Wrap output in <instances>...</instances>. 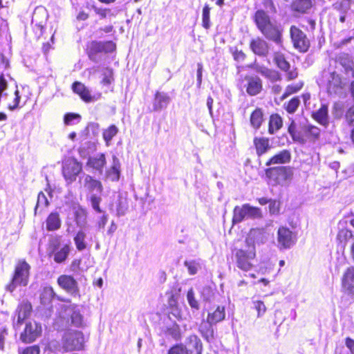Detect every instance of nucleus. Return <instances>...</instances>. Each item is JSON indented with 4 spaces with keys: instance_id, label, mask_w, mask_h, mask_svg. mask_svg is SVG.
<instances>
[{
    "instance_id": "nucleus-1",
    "label": "nucleus",
    "mask_w": 354,
    "mask_h": 354,
    "mask_svg": "<svg viewBox=\"0 0 354 354\" xmlns=\"http://www.w3.org/2000/svg\"><path fill=\"white\" fill-rule=\"evenodd\" d=\"M261 3L265 9L259 8L254 12L252 16L253 22L266 39L281 46L283 30L268 14H276L277 12L274 0H261Z\"/></svg>"
},
{
    "instance_id": "nucleus-2",
    "label": "nucleus",
    "mask_w": 354,
    "mask_h": 354,
    "mask_svg": "<svg viewBox=\"0 0 354 354\" xmlns=\"http://www.w3.org/2000/svg\"><path fill=\"white\" fill-rule=\"evenodd\" d=\"M30 265L24 259L17 261L10 281L6 286V290L13 292L19 286H28L30 276Z\"/></svg>"
},
{
    "instance_id": "nucleus-3",
    "label": "nucleus",
    "mask_w": 354,
    "mask_h": 354,
    "mask_svg": "<svg viewBox=\"0 0 354 354\" xmlns=\"http://www.w3.org/2000/svg\"><path fill=\"white\" fill-rule=\"evenodd\" d=\"M317 83L319 86L324 87L330 95L341 93L346 86V81L335 71H322L317 79Z\"/></svg>"
},
{
    "instance_id": "nucleus-4",
    "label": "nucleus",
    "mask_w": 354,
    "mask_h": 354,
    "mask_svg": "<svg viewBox=\"0 0 354 354\" xmlns=\"http://www.w3.org/2000/svg\"><path fill=\"white\" fill-rule=\"evenodd\" d=\"M235 263L239 269L243 272H249L254 267L252 261L256 258L254 245H248L245 249H234Z\"/></svg>"
},
{
    "instance_id": "nucleus-5",
    "label": "nucleus",
    "mask_w": 354,
    "mask_h": 354,
    "mask_svg": "<svg viewBox=\"0 0 354 354\" xmlns=\"http://www.w3.org/2000/svg\"><path fill=\"white\" fill-rule=\"evenodd\" d=\"M265 175L272 185H282L290 180L293 176V170L289 166L269 167L264 170Z\"/></svg>"
},
{
    "instance_id": "nucleus-6",
    "label": "nucleus",
    "mask_w": 354,
    "mask_h": 354,
    "mask_svg": "<svg viewBox=\"0 0 354 354\" xmlns=\"http://www.w3.org/2000/svg\"><path fill=\"white\" fill-rule=\"evenodd\" d=\"M82 171V163L73 156L65 157L62 160V174L68 184L75 182Z\"/></svg>"
},
{
    "instance_id": "nucleus-7",
    "label": "nucleus",
    "mask_w": 354,
    "mask_h": 354,
    "mask_svg": "<svg viewBox=\"0 0 354 354\" xmlns=\"http://www.w3.org/2000/svg\"><path fill=\"white\" fill-rule=\"evenodd\" d=\"M116 50V44L113 41H96L93 40L86 44V53L88 58L96 61V55L98 53H111Z\"/></svg>"
},
{
    "instance_id": "nucleus-8",
    "label": "nucleus",
    "mask_w": 354,
    "mask_h": 354,
    "mask_svg": "<svg viewBox=\"0 0 354 354\" xmlns=\"http://www.w3.org/2000/svg\"><path fill=\"white\" fill-rule=\"evenodd\" d=\"M262 216V212L259 207L251 206L250 204L245 203L241 207H234L233 209L232 223H241L245 218L256 219L261 218Z\"/></svg>"
},
{
    "instance_id": "nucleus-9",
    "label": "nucleus",
    "mask_w": 354,
    "mask_h": 354,
    "mask_svg": "<svg viewBox=\"0 0 354 354\" xmlns=\"http://www.w3.org/2000/svg\"><path fill=\"white\" fill-rule=\"evenodd\" d=\"M290 37L293 47L299 53H305L308 51L310 41L299 27L295 25L290 27Z\"/></svg>"
},
{
    "instance_id": "nucleus-10",
    "label": "nucleus",
    "mask_w": 354,
    "mask_h": 354,
    "mask_svg": "<svg viewBox=\"0 0 354 354\" xmlns=\"http://www.w3.org/2000/svg\"><path fill=\"white\" fill-rule=\"evenodd\" d=\"M277 241L280 250L290 249L296 243L297 234L288 227L281 225L277 230Z\"/></svg>"
},
{
    "instance_id": "nucleus-11",
    "label": "nucleus",
    "mask_w": 354,
    "mask_h": 354,
    "mask_svg": "<svg viewBox=\"0 0 354 354\" xmlns=\"http://www.w3.org/2000/svg\"><path fill=\"white\" fill-rule=\"evenodd\" d=\"M42 333L40 324L35 321H29L26 323L24 330L20 334V340L24 344H30L35 342Z\"/></svg>"
},
{
    "instance_id": "nucleus-12",
    "label": "nucleus",
    "mask_w": 354,
    "mask_h": 354,
    "mask_svg": "<svg viewBox=\"0 0 354 354\" xmlns=\"http://www.w3.org/2000/svg\"><path fill=\"white\" fill-rule=\"evenodd\" d=\"M321 136V129L313 124H306L301 128V134L299 143H315L318 141Z\"/></svg>"
},
{
    "instance_id": "nucleus-13",
    "label": "nucleus",
    "mask_w": 354,
    "mask_h": 354,
    "mask_svg": "<svg viewBox=\"0 0 354 354\" xmlns=\"http://www.w3.org/2000/svg\"><path fill=\"white\" fill-rule=\"evenodd\" d=\"M341 290L348 296H354V266L347 267L340 279Z\"/></svg>"
},
{
    "instance_id": "nucleus-14",
    "label": "nucleus",
    "mask_w": 354,
    "mask_h": 354,
    "mask_svg": "<svg viewBox=\"0 0 354 354\" xmlns=\"http://www.w3.org/2000/svg\"><path fill=\"white\" fill-rule=\"evenodd\" d=\"M84 337L81 331H73L68 333L64 347L66 351L82 350L84 348Z\"/></svg>"
},
{
    "instance_id": "nucleus-15",
    "label": "nucleus",
    "mask_w": 354,
    "mask_h": 354,
    "mask_svg": "<svg viewBox=\"0 0 354 354\" xmlns=\"http://www.w3.org/2000/svg\"><path fill=\"white\" fill-rule=\"evenodd\" d=\"M249 47L255 55L261 57H266L270 52L268 43L261 37H256L250 39Z\"/></svg>"
},
{
    "instance_id": "nucleus-16",
    "label": "nucleus",
    "mask_w": 354,
    "mask_h": 354,
    "mask_svg": "<svg viewBox=\"0 0 354 354\" xmlns=\"http://www.w3.org/2000/svg\"><path fill=\"white\" fill-rule=\"evenodd\" d=\"M59 286L68 293L76 295L79 292L78 283L75 279L68 274H62L57 279Z\"/></svg>"
},
{
    "instance_id": "nucleus-17",
    "label": "nucleus",
    "mask_w": 354,
    "mask_h": 354,
    "mask_svg": "<svg viewBox=\"0 0 354 354\" xmlns=\"http://www.w3.org/2000/svg\"><path fill=\"white\" fill-rule=\"evenodd\" d=\"M244 79L247 81L245 90L249 95L254 96L262 91L263 82L259 77L257 75H245Z\"/></svg>"
},
{
    "instance_id": "nucleus-18",
    "label": "nucleus",
    "mask_w": 354,
    "mask_h": 354,
    "mask_svg": "<svg viewBox=\"0 0 354 354\" xmlns=\"http://www.w3.org/2000/svg\"><path fill=\"white\" fill-rule=\"evenodd\" d=\"M32 312V306L29 301L24 300L20 302L15 310L17 324L21 325L25 320L30 317Z\"/></svg>"
},
{
    "instance_id": "nucleus-19",
    "label": "nucleus",
    "mask_w": 354,
    "mask_h": 354,
    "mask_svg": "<svg viewBox=\"0 0 354 354\" xmlns=\"http://www.w3.org/2000/svg\"><path fill=\"white\" fill-rule=\"evenodd\" d=\"M253 146L257 157L267 153L272 148L270 139L264 136H256L253 138Z\"/></svg>"
},
{
    "instance_id": "nucleus-20",
    "label": "nucleus",
    "mask_w": 354,
    "mask_h": 354,
    "mask_svg": "<svg viewBox=\"0 0 354 354\" xmlns=\"http://www.w3.org/2000/svg\"><path fill=\"white\" fill-rule=\"evenodd\" d=\"M291 153L288 149H283L270 157L265 165L270 167L273 165H283L289 163L291 160Z\"/></svg>"
},
{
    "instance_id": "nucleus-21",
    "label": "nucleus",
    "mask_w": 354,
    "mask_h": 354,
    "mask_svg": "<svg viewBox=\"0 0 354 354\" xmlns=\"http://www.w3.org/2000/svg\"><path fill=\"white\" fill-rule=\"evenodd\" d=\"M170 100L171 98L167 93L156 91L153 95L152 111H160L163 109H165L169 104Z\"/></svg>"
},
{
    "instance_id": "nucleus-22",
    "label": "nucleus",
    "mask_w": 354,
    "mask_h": 354,
    "mask_svg": "<svg viewBox=\"0 0 354 354\" xmlns=\"http://www.w3.org/2000/svg\"><path fill=\"white\" fill-rule=\"evenodd\" d=\"M254 64H250L249 67L254 68ZM254 68L257 72L272 82H280L282 79L281 73L275 69L270 68L263 66H258L254 67Z\"/></svg>"
},
{
    "instance_id": "nucleus-23",
    "label": "nucleus",
    "mask_w": 354,
    "mask_h": 354,
    "mask_svg": "<svg viewBox=\"0 0 354 354\" xmlns=\"http://www.w3.org/2000/svg\"><path fill=\"white\" fill-rule=\"evenodd\" d=\"M106 165V159L104 153H99L95 156L89 157L86 162V166L93 170L102 173L103 169Z\"/></svg>"
},
{
    "instance_id": "nucleus-24",
    "label": "nucleus",
    "mask_w": 354,
    "mask_h": 354,
    "mask_svg": "<svg viewBox=\"0 0 354 354\" xmlns=\"http://www.w3.org/2000/svg\"><path fill=\"white\" fill-rule=\"evenodd\" d=\"M73 91L78 95L85 102L88 103L93 100V97L88 88L82 82L75 81L72 84Z\"/></svg>"
},
{
    "instance_id": "nucleus-25",
    "label": "nucleus",
    "mask_w": 354,
    "mask_h": 354,
    "mask_svg": "<svg viewBox=\"0 0 354 354\" xmlns=\"http://www.w3.org/2000/svg\"><path fill=\"white\" fill-rule=\"evenodd\" d=\"M111 166L106 170V177L111 181H118L120 177V162L116 156L112 157Z\"/></svg>"
},
{
    "instance_id": "nucleus-26",
    "label": "nucleus",
    "mask_w": 354,
    "mask_h": 354,
    "mask_svg": "<svg viewBox=\"0 0 354 354\" xmlns=\"http://www.w3.org/2000/svg\"><path fill=\"white\" fill-rule=\"evenodd\" d=\"M313 119L323 126L328 124V106L322 104L319 109L313 111L311 115Z\"/></svg>"
},
{
    "instance_id": "nucleus-27",
    "label": "nucleus",
    "mask_w": 354,
    "mask_h": 354,
    "mask_svg": "<svg viewBox=\"0 0 354 354\" xmlns=\"http://www.w3.org/2000/svg\"><path fill=\"white\" fill-rule=\"evenodd\" d=\"M203 349V343L197 335H192L188 337L187 354H202Z\"/></svg>"
},
{
    "instance_id": "nucleus-28",
    "label": "nucleus",
    "mask_w": 354,
    "mask_h": 354,
    "mask_svg": "<svg viewBox=\"0 0 354 354\" xmlns=\"http://www.w3.org/2000/svg\"><path fill=\"white\" fill-rule=\"evenodd\" d=\"M62 226V218L59 212H52L46 217V228L48 231H57Z\"/></svg>"
},
{
    "instance_id": "nucleus-29",
    "label": "nucleus",
    "mask_w": 354,
    "mask_h": 354,
    "mask_svg": "<svg viewBox=\"0 0 354 354\" xmlns=\"http://www.w3.org/2000/svg\"><path fill=\"white\" fill-rule=\"evenodd\" d=\"M212 324H214L205 319L201 321L198 327L201 335L204 339L208 342H210L214 338V331Z\"/></svg>"
},
{
    "instance_id": "nucleus-30",
    "label": "nucleus",
    "mask_w": 354,
    "mask_h": 354,
    "mask_svg": "<svg viewBox=\"0 0 354 354\" xmlns=\"http://www.w3.org/2000/svg\"><path fill=\"white\" fill-rule=\"evenodd\" d=\"M354 236L353 232L347 227H344L337 232L336 240L338 246L344 250L348 241Z\"/></svg>"
},
{
    "instance_id": "nucleus-31",
    "label": "nucleus",
    "mask_w": 354,
    "mask_h": 354,
    "mask_svg": "<svg viewBox=\"0 0 354 354\" xmlns=\"http://www.w3.org/2000/svg\"><path fill=\"white\" fill-rule=\"evenodd\" d=\"M264 121V113L261 108L257 107L250 115V126L255 130L259 129Z\"/></svg>"
},
{
    "instance_id": "nucleus-32",
    "label": "nucleus",
    "mask_w": 354,
    "mask_h": 354,
    "mask_svg": "<svg viewBox=\"0 0 354 354\" xmlns=\"http://www.w3.org/2000/svg\"><path fill=\"white\" fill-rule=\"evenodd\" d=\"M84 185L89 192H93L94 190L99 193L103 192V185L101 181L88 174L84 177Z\"/></svg>"
},
{
    "instance_id": "nucleus-33",
    "label": "nucleus",
    "mask_w": 354,
    "mask_h": 354,
    "mask_svg": "<svg viewBox=\"0 0 354 354\" xmlns=\"http://www.w3.org/2000/svg\"><path fill=\"white\" fill-rule=\"evenodd\" d=\"M311 7V0H294L290 5L291 10L299 14L306 13Z\"/></svg>"
},
{
    "instance_id": "nucleus-34",
    "label": "nucleus",
    "mask_w": 354,
    "mask_h": 354,
    "mask_svg": "<svg viewBox=\"0 0 354 354\" xmlns=\"http://www.w3.org/2000/svg\"><path fill=\"white\" fill-rule=\"evenodd\" d=\"M283 127V119L279 113H272L270 115L268 122V133L274 134Z\"/></svg>"
},
{
    "instance_id": "nucleus-35",
    "label": "nucleus",
    "mask_w": 354,
    "mask_h": 354,
    "mask_svg": "<svg viewBox=\"0 0 354 354\" xmlns=\"http://www.w3.org/2000/svg\"><path fill=\"white\" fill-rule=\"evenodd\" d=\"M225 317V308L224 306H218L216 309L207 313V319L214 324L222 322Z\"/></svg>"
},
{
    "instance_id": "nucleus-36",
    "label": "nucleus",
    "mask_w": 354,
    "mask_h": 354,
    "mask_svg": "<svg viewBox=\"0 0 354 354\" xmlns=\"http://www.w3.org/2000/svg\"><path fill=\"white\" fill-rule=\"evenodd\" d=\"M50 205V201L43 192H39L37 195L36 205L34 208V215L45 212Z\"/></svg>"
},
{
    "instance_id": "nucleus-37",
    "label": "nucleus",
    "mask_w": 354,
    "mask_h": 354,
    "mask_svg": "<svg viewBox=\"0 0 354 354\" xmlns=\"http://www.w3.org/2000/svg\"><path fill=\"white\" fill-rule=\"evenodd\" d=\"M304 83L302 81H300L296 84H288L283 94L280 96V101H283L285 99L288 98L289 96L292 95H295L299 92L302 88L304 87Z\"/></svg>"
},
{
    "instance_id": "nucleus-38",
    "label": "nucleus",
    "mask_w": 354,
    "mask_h": 354,
    "mask_svg": "<svg viewBox=\"0 0 354 354\" xmlns=\"http://www.w3.org/2000/svg\"><path fill=\"white\" fill-rule=\"evenodd\" d=\"M301 104L300 97L295 95L283 104V109L288 114H294L297 111Z\"/></svg>"
},
{
    "instance_id": "nucleus-39",
    "label": "nucleus",
    "mask_w": 354,
    "mask_h": 354,
    "mask_svg": "<svg viewBox=\"0 0 354 354\" xmlns=\"http://www.w3.org/2000/svg\"><path fill=\"white\" fill-rule=\"evenodd\" d=\"M181 291L180 288L174 287L171 290L167 291L166 294L169 296L168 306L172 310H177L178 308V299L180 296Z\"/></svg>"
},
{
    "instance_id": "nucleus-40",
    "label": "nucleus",
    "mask_w": 354,
    "mask_h": 354,
    "mask_svg": "<svg viewBox=\"0 0 354 354\" xmlns=\"http://www.w3.org/2000/svg\"><path fill=\"white\" fill-rule=\"evenodd\" d=\"M273 62L281 71L288 69L290 64L285 54L281 51H276L273 53Z\"/></svg>"
},
{
    "instance_id": "nucleus-41",
    "label": "nucleus",
    "mask_w": 354,
    "mask_h": 354,
    "mask_svg": "<svg viewBox=\"0 0 354 354\" xmlns=\"http://www.w3.org/2000/svg\"><path fill=\"white\" fill-rule=\"evenodd\" d=\"M119 130L115 124H111L102 132V137L107 147L111 145L112 139L118 134Z\"/></svg>"
},
{
    "instance_id": "nucleus-42",
    "label": "nucleus",
    "mask_w": 354,
    "mask_h": 354,
    "mask_svg": "<svg viewBox=\"0 0 354 354\" xmlns=\"http://www.w3.org/2000/svg\"><path fill=\"white\" fill-rule=\"evenodd\" d=\"M86 233L83 230H79L75 234L73 241L78 251H82L87 247V243L85 241Z\"/></svg>"
},
{
    "instance_id": "nucleus-43",
    "label": "nucleus",
    "mask_w": 354,
    "mask_h": 354,
    "mask_svg": "<svg viewBox=\"0 0 354 354\" xmlns=\"http://www.w3.org/2000/svg\"><path fill=\"white\" fill-rule=\"evenodd\" d=\"M70 252V247L68 244H65L62 248L54 254L53 259L57 263L64 262L68 258Z\"/></svg>"
},
{
    "instance_id": "nucleus-44",
    "label": "nucleus",
    "mask_w": 354,
    "mask_h": 354,
    "mask_svg": "<svg viewBox=\"0 0 354 354\" xmlns=\"http://www.w3.org/2000/svg\"><path fill=\"white\" fill-rule=\"evenodd\" d=\"M86 209L80 207L74 213V221L78 226H82L86 223Z\"/></svg>"
},
{
    "instance_id": "nucleus-45",
    "label": "nucleus",
    "mask_w": 354,
    "mask_h": 354,
    "mask_svg": "<svg viewBox=\"0 0 354 354\" xmlns=\"http://www.w3.org/2000/svg\"><path fill=\"white\" fill-rule=\"evenodd\" d=\"M55 296V292L52 286H46L43 288L41 294V300L42 303L51 301Z\"/></svg>"
},
{
    "instance_id": "nucleus-46",
    "label": "nucleus",
    "mask_w": 354,
    "mask_h": 354,
    "mask_svg": "<svg viewBox=\"0 0 354 354\" xmlns=\"http://www.w3.org/2000/svg\"><path fill=\"white\" fill-rule=\"evenodd\" d=\"M202 26L205 29H209L210 27V8L207 4H205L203 8Z\"/></svg>"
},
{
    "instance_id": "nucleus-47",
    "label": "nucleus",
    "mask_w": 354,
    "mask_h": 354,
    "mask_svg": "<svg viewBox=\"0 0 354 354\" xmlns=\"http://www.w3.org/2000/svg\"><path fill=\"white\" fill-rule=\"evenodd\" d=\"M345 124L351 127H354V104L349 106L344 115Z\"/></svg>"
},
{
    "instance_id": "nucleus-48",
    "label": "nucleus",
    "mask_w": 354,
    "mask_h": 354,
    "mask_svg": "<svg viewBox=\"0 0 354 354\" xmlns=\"http://www.w3.org/2000/svg\"><path fill=\"white\" fill-rule=\"evenodd\" d=\"M284 72L286 80L287 82H291L296 80L299 76V72L297 67L291 68L290 64H289L288 68L286 70H281Z\"/></svg>"
},
{
    "instance_id": "nucleus-49",
    "label": "nucleus",
    "mask_w": 354,
    "mask_h": 354,
    "mask_svg": "<svg viewBox=\"0 0 354 354\" xmlns=\"http://www.w3.org/2000/svg\"><path fill=\"white\" fill-rule=\"evenodd\" d=\"M288 132L290 135L293 141L298 142L301 134V131L297 129V126L294 120H292L288 127Z\"/></svg>"
},
{
    "instance_id": "nucleus-50",
    "label": "nucleus",
    "mask_w": 354,
    "mask_h": 354,
    "mask_svg": "<svg viewBox=\"0 0 354 354\" xmlns=\"http://www.w3.org/2000/svg\"><path fill=\"white\" fill-rule=\"evenodd\" d=\"M167 354H187V346L183 344H176L169 349Z\"/></svg>"
},
{
    "instance_id": "nucleus-51",
    "label": "nucleus",
    "mask_w": 354,
    "mask_h": 354,
    "mask_svg": "<svg viewBox=\"0 0 354 354\" xmlns=\"http://www.w3.org/2000/svg\"><path fill=\"white\" fill-rule=\"evenodd\" d=\"M234 60L237 62H242L246 59V54L242 50H239L236 47L230 49Z\"/></svg>"
},
{
    "instance_id": "nucleus-52",
    "label": "nucleus",
    "mask_w": 354,
    "mask_h": 354,
    "mask_svg": "<svg viewBox=\"0 0 354 354\" xmlns=\"http://www.w3.org/2000/svg\"><path fill=\"white\" fill-rule=\"evenodd\" d=\"M104 77L102 80V84L104 85H110L113 81V71L111 68H106L103 74Z\"/></svg>"
},
{
    "instance_id": "nucleus-53",
    "label": "nucleus",
    "mask_w": 354,
    "mask_h": 354,
    "mask_svg": "<svg viewBox=\"0 0 354 354\" xmlns=\"http://www.w3.org/2000/svg\"><path fill=\"white\" fill-rule=\"evenodd\" d=\"M254 308L257 312V316L261 317L266 312V306L261 300H255L252 301Z\"/></svg>"
},
{
    "instance_id": "nucleus-54",
    "label": "nucleus",
    "mask_w": 354,
    "mask_h": 354,
    "mask_svg": "<svg viewBox=\"0 0 354 354\" xmlns=\"http://www.w3.org/2000/svg\"><path fill=\"white\" fill-rule=\"evenodd\" d=\"M19 354H40V348L38 345L28 346L24 348H19Z\"/></svg>"
},
{
    "instance_id": "nucleus-55",
    "label": "nucleus",
    "mask_w": 354,
    "mask_h": 354,
    "mask_svg": "<svg viewBox=\"0 0 354 354\" xmlns=\"http://www.w3.org/2000/svg\"><path fill=\"white\" fill-rule=\"evenodd\" d=\"M268 208L270 214H279L280 212V202L274 199H271L268 204Z\"/></svg>"
},
{
    "instance_id": "nucleus-56",
    "label": "nucleus",
    "mask_w": 354,
    "mask_h": 354,
    "mask_svg": "<svg viewBox=\"0 0 354 354\" xmlns=\"http://www.w3.org/2000/svg\"><path fill=\"white\" fill-rule=\"evenodd\" d=\"M90 201L91 203L92 207L95 212H97V213L102 212V210L100 206V204L102 201L101 197L93 194L90 197Z\"/></svg>"
},
{
    "instance_id": "nucleus-57",
    "label": "nucleus",
    "mask_w": 354,
    "mask_h": 354,
    "mask_svg": "<svg viewBox=\"0 0 354 354\" xmlns=\"http://www.w3.org/2000/svg\"><path fill=\"white\" fill-rule=\"evenodd\" d=\"M188 303L191 308L198 309L199 305L198 301L195 299L194 292L192 288L189 289L187 293Z\"/></svg>"
},
{
    "instance_id": "nucleus-58",
    "label": "nucleus",
    "mask_w": 354,
    "mask_h": 354,
    "mask_svg": "<svg viewBox=\"0 0 354 354\" xmlns=\"http://www.w3.org/2000/svg\"><path fill=\"white\" fill-rule=\"evenodd\" d=\"M94 12L96 15H97L101 19L106 18L109 15H111V10L108 8H101L97 7L95 6H92Z\"/></svg>"
},
{
    "instance_id": "nucleus-59",
    "label": "nucleus",
    "mask_w": 354,
    "mask_h": 354,
    "mask_svg": "<svg viewBox=\"0 0 354 354\" xmlns=\"http://www.w3.org/2000/svg\"><path fill=\"white\" fill-rule=\"evenodd\" d=\"M71 322L75 326L81 327L83 326V317L78 311H74L71 314Z\"/></svg>"
},
{
    "instance_id": "nucleus-60",
    "label": "nucleus",
    "mask_w": 354,
    "mask_h": 354,
    "mask_svg": "<svg viewBox=\"0 0 354 354\" xmlns=\"http://www.w3.org/2000/svg\"><path fill=\"white\" fill-rule=\"evenodd\" d=\"M80 118L81 115L78 113H67L64 116V122L66 125H71L74 120Z\"/></svg>"
},
{
    "instance_id": "nucleus-61",
    "label": "nucleus",
    "mask_w": 354,
    "mask_h": 354,
    "mask_svg": "<svg viewBox=\"0 0 354 354\" xmlns=\"http://www.w3.org/2000/svg\"><path fill=\"white\" fill-rule=\"evenodd\" d=\"M15 97L13 100L12 103L8 104V109L10 111H14L17 108H18L19 102H20L21 97L19 95V91L18 90H16L15 91Z\"/></svg>"
},
{
    "instance_id": "nucleus-62",
    "label": "nucleus",
    "mask_w": 354,
    "mask_h": 354,
    "mask_svg": "<svg viewBox=\"0 0 354 354\" xmlns=\"http://www.w3.org/2000/svg\"><path fill=\"white\" fill-rule=\"evenodd\" d=\"M185 266L187 267L188 272L190 274L194 275L196 274L198 268H197V263L194 261H185Z\"/></svg>"
},
{
    "instance_id": "nucleus-63",
    "label": "nucleus",
    "mask_w": 354,
    "mask_h": 354,
    "mask_svg": "<svg viewBox=\"0 0 354 354\" xmlns=\"http://www.w3.org/2000/svg\"><path fill=\"white\" fill-rule=\"evenodd\" d=\"M345 346L349 351V354H354V339L346 337L344 339Z\"/></svg>"
},
{
    "instance_id": "nucleus-64",
    "label": "nucleus",
    "mask_w": 354,
    "mask_h": 354,
    "mask_svg": "<svg viewBox=\"0 0 354 354\" xmlns=\"http://www.w3.org/2000/svg\"><path fill=\"white\" fill-rule=\"evenodd\" d=\"M7 334V330L5 328L0 331V351H4L5 349V342Z\"/></svg>"
}]
</instances>
